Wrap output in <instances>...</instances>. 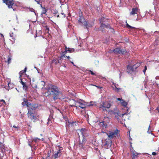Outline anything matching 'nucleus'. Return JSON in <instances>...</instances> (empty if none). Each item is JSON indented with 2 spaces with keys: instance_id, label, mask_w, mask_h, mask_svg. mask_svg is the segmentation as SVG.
I'll return each instance as SVG.
<instances>
[{
  "instance_id": "50",
  "label": "nucleus",
  "mask_w": 159,
  "mask_h": 159,
  "mask_svg": "<svg viewBox=\"0 0 159 159\" xmlns=\"http://www.w3.org/2000/svg\"><path fill=\"white\" fill-rule=\"evenodd\" d=\"M130 151H131V150H133V148L132 147V146L131 144H130Z\"/></svg>"
},
{
  "instance_id": "12",
  "label": "nucleus",
  "mask_w": 159,
  "mask_h": 159,
  "mask_svg": "<svg viewBox=\"0 0 159 159\" xmlns=\"http://www.w3.org/2000/svg\"><path fill=\"white\" fill-rule=\"evenodd\" d=\"M76 106H78L82 109H84L85 108L86 106L85 104L82 103L80 101H77L76 102Z\"/></svg>"
},
{
  "instance_id": "51",
  "label": "nucleus",
  "mask_w": 159,
  "mask_h": 159,
  "mask_svg": "<svg viewBox=\"0 0 159 159\" xmlns=\"http://www.w3.org/2000/svg\"><path fill=\"white\" fill-rule=\"evenodd\" d=\"M130 152L132 154L135 153V152H136V151L134 149L133 150H131V151H130Z\"/></svg>"
},
{
  "instance_id": "35",
  "label": "nucleus",
  "mask_w": 159,
  "mask_h": 159,
  "mask_svg": "<svg viewBox=\"0 0 159 159\" xmlns=\"http://www.w3.org/2000/svg\"><path fill=\"white\" fill-rule=\"evenodd\" d=\"M58 147L59 148V149L57 151H56V152H58L59 153V154H60V155L61 154V150L60 149L61 148H62L61 147H60V146H58Z\"/></svg>"
},
{
  "instance_id": "32",
  "label": "nucleus",
  "mask_w": 159,
  "mask_h": 159,
  "mask_svg": "<svg viewBox=\"0 0 159 159\" xmlns=\"http://www.w3.org/2000/svg\"><path fill=\"white\" fill-rule=\"evenodd\" d=\"M33 140L35 142H37L40 141V139L37 137H35L34 139H33Z\"/></svg>"
},
{
  "instance_id": "28",
  "label": "nucleus",
  "mask_w": 159,
  "mask_h": 159,
  "mask_svg": "<svg viewBox=\"0 0 159 159\" xmlns=\"http://www.w3.org/2000/svg\"><path fill=\"white\" fill-rule=\"evenodd\" d=\"M105 18L103 17H101L99 19V21L100 23H103L104 22H105Z\"/></svg>"
},
{
  "instance_id": "6",
  "label": "nucleus",
  "mask_w": 159,
  "mask_h": 159,
  "mask_svg": "<svg viewBox=\"0 0 159 159\" xmlns=\"http://www.w3.org/2000/svg\"><path fill=\"white\" fill-rule=\"evenodd\" d=\"M36 109H29L28 111V118L34 122H35L37 119L35 111Z\"/></svg>"
},
{
  "instance_id": "30",
  "label": "nucleus",
  "mask_w": 159,
  "mask_h": 159,
  "mask_svg": "<svg viewBox=\"0 0 159 159\" xmlns=\"http://www.w3.org/2000/svg\"><path fill=\"white\" fill-rule=\"evenodd\" d=\"M111 82L112 83V84L115 86V88L117 90V91H118L120 89V88H118L116 87V85H118V84H116V83H114L113 82Z\"/></svg>"
},
{
  "instance_id": "22",
  "label": "nucleus",
  "mask_w": 159,
  "mask_h": 159,
  "mask_svg": "<svg viewBox=\"0 0 159 159\" xmlns=\"http://www.w3.org/2000/svg\"><path fill=\"white\" fill-rule=\"evenodd\" d=\"M113 114H114L115 115V117L117 119H119V116H120V113L119 112H113Z\"/></svg>"
},
{
  "instance_id": "7",
  "label": "nucleus",
  "mask_w": 159,
  "mask_h": 159,
  "mask_svg": "<svg viewBox=\"0 0 159 159\" xmlns=\"http://www.w3.org/2000/svg\"><path fill=\"white\" fill-rule=\"evenodd\" d=\"M26 105L27 107L28 111H29V109H37L38 107V104H34L32 105L31 103L26 101Z\"/></svg>"
},
{
  "instance_id": "27",
  "label": "nucleus",
  "mask_w": 159,
  "mask_h": 159,
  "mask_svg": "<svg viewBox=\"0 0 159 159\" xmlns=\"http://www.w3.org/2000/svg\"><path fill=\"white\" fill-rule=\"evenodd\" d=\"M38 23H39V24H41L43 26H44L45 25H47V24L44 21L41 20L40 21H38Z\"/></svg>"
},
{
  "instance_id": "19",
  "label": "nucleus",
  "mask_w": 159,
  "mask_h": 159,
  "mask_svg": "<svg viewBox=\"0 0 159 159\" xmlns=\"http://www.w3.org/2000/svg\"><path fill=\"white\" fill-rule=\"evenodd\" d=\"M52 12L54 15L55 16H57V18L59 17V15L58 12L56 10H53Z\"/></svg>"
},
{
  "instance_id": "18",
  "label": "nucleus",
  "mask_w": 159,
  "mask_h": 159,
  "mask_svg": "<svg viewBox=\"0 0 159 159\" xmlns=\"http://www.w3.org/2000/svg\"><path fill=\"white\" fill-rule=\"evenodd\" d=\"M26 70L27 68L26 67H25L24 70H22L19 72V75H20L19 78H20L21 77L22 75H23L24 73L26 72Z\"/></svg>"
},
{
  "instance_id": "23",
  "label": "nucleus",
  "mask_w": 159,
  "mask_h": 159,
  "mask_svg": "<svg viewBox=\"0 0 159 159\" xmlns=\"http://www.w3.org/2000/svg\"><path fill=\"white\" fill-rule=\"evenodd\" d=\"M122 102H121V105L125 107H126L127 105L128 104V103L127 102H126L125 100H122Z\"/></svg>"
},
{
  "instance_id": "29",
  "label": "nucleus",
  "mask_w": 159,
  "mask_h": 159,
  "mask_svg": "<svg viewBox=\"0 0 159 159\" xmlns=\"http://www.w3.org/2000/svg\"><path fill=\"white\" fill-rule=\"evenodd\" d=\"M140 153H139L137 152H135V153H133V157L132 159H134L136 157H137L138 156V155Z\"/></svg>"
},
{
  "instance_id": "39",
  "label": "nucleus",
  "mask_w": 159,
  "mask_h": 159,
  "mask_svg": "<svg viewBox=\"0 0 159 159\" xmlns=\"http://www.w3.org/2000/svg\"><path fill=\"white\" fill-rule=\"evenodd\" d=\"M147 70V66H144V69L143 70V72L145 74V73L146 72V70Z\"/></svg>"
},
{
  "instance_id": "36",
  "label": "nucleus",
  "mask_w": 159,
  "mask_h": 159,
  "mask_svg": "<svg viewBox=\"0 0 159 159\" xmlns=\"http://www.w3.org/2000/svg\"><path fill=\"white\" fill-rule=\"evenodd\" d=\"M51 151L49 150L48 151V155L46 157V159H47L48 157H50L51 155Z\"/></svg>"
},
{
  "instance_id": "26",
  "label": "nucleus",
  "mask_w": 159,
  "mask_h": 159,
  "mask_svg": "<svg viewBox=\"0 0 159 159\" xmlns=\"http://www.w3.org/2000/svg\"><path fill=\"white\" fill-rule=\"evenodd\" d=\"M125 23H126V26L128 28V29H135L136 28L135 27L132 26H130V25H129L127 23L126 21Z\"/></svg>"
},
{
  "instance_id": "13",
  "label": "nucleus",
  "mask_w": 159,
  "mask_h": 159,
  "mask_svg": "<svg viewBox=\"0 0 159 159\" xmlns=\"http://www.w3.org/2000/svg\"><path fill=\"white\" fill-rule=\"evenodd\" d=\"M99 124H100V125H101L102 128H106L107 127V123L104 121L99 122Z\"/></svg>"
},
{
  "instance_id": "8",
  "label": "nucleus",
  "mask_w": 159,
  "mask_h": 159,
  "mask_svg": "<svg viewBox=\"0 0 159 159\" xmlns=\"http://www.w3.org/2000/svg\"><path fill=\"white\" fill-rule=\"evenodd\" d=\"M113 52L115 53L121 55H123L127 52L125 50L123 49H121L120 48H117L114 49L113 50Z\"/></svg>"
},
{
  "instance_id": "48",
  "label": "nucleus",
  "mask_w": 159,
  "mask_h": 159,
  "mask_svg": "<svg viewBox=\"0 0 159 159\" xmlns=\"http://www.w3.org/2000/svg\"><path fill=\"white\" fill-rule=\"evenodd\" d=\"M88 71H89V72H90V73L92 75H95V74L93 73V71H92V70H88Z\"/></svg>"
},
{
  "instance_id": "40",
  "label": "nucleus",
  "mask_w": 159,
  "mask_h": 159,
  "mask_svg": "<svg viewBox=\"0 0 159 159\" xmlns=\"http://www.w3.org/2000/svg\"><path fill=\"white\" fill-rule=\"evenodd\" d=\"M44 27L45 28L46 31V30H47L48 31H49V29L47 25H45Z\"/></svg>"
},
{
  "instance_id": "10",
  "label": "nucleus",
  "mask_w": 159,
  "mask_h": 159,
  "mask_svg": "<svg viewBox=\"0 0 159 159\" xmlns=\"http://www.w3.org/2000/svg\"><path fill=\"white\" fill-rule=\"evenodd\" d=\"M83 139L82 141L80 142L79 143V146L80 147L83 148L84 147V145L83 144L84 143H85L86 139L85 138V136L84 135H83Z\"/></svg>"
},
{
  "instance_id": "57",
  "label": "nucleus",
  "mask_w": 159,
  "mask_h": 159,
  "mask_svg": "<svg viewBox=\"0 0 159 159\" xmlns=\"http://www.w3.org/2000/svg\"><path fill=\"white\" fill-rule=\"evenodd\" d=\"M71 100L72 101H73L74 102V104L76 103V102H77V101H76L74 99H72V100Z\"/></svg>"
},
{
  "instance_id": "17",
  "label": "nucleus",
  "mask_w": 159,
  "mask_h": 159,
  "mask_svg": "<svg viewBox=\"0 0 159 159\" xmlns=\"http://www.w3.org/2000/svg\"><path fill=\"white\" fill-rule=\"evenodd\" d=\"M3 3H5L8 6L9 8H10V0H2Z\"/></svg>"
},
{
  "instance_id": "59",
  "label": "nucleus",
  "mask_w": 159,
  "mask_h": 159,
  "mask_svg": "<svg viewBox=\"0 0 159 159\" xmlns=\"http://www.w3.org/2000/svg\"><path fill=\"white\" fill-rule=\"evenodd\" d=\"M40 5V7L41 8L43 9V8H44V7H43L42 5V4H41V3L40 2V4H39Z\"/></svg>"
},
{
  "instance_id": "54",
  "label": "nucleus",
  "mask_w": 159,
  "mask_h": 159,
  "mask_svg": "<svg viewBox=\"0 0 159 159\" xmlns=\"http://www.w3.org/2000/svg\"><path fill=\"white\" fill-rule=\"evenodd\" d=\"M110 29H111V31L112 32H114L115 31V30L114 29H113V28H110Z\"/></svg>"
},
{
  "instance_id": "5",
  "label": "nucleus",
  "mask_w": 159,
  "mask_h": 159,
  "mask_svg": "<svg viewBox=\"0 0 159 159\" xmlns=\"http://www.w3.org/2000/svg\"><path fill=\"white\" fill-rule=\"evenodd\" d=\"M111 106V102L106 101H101L99 104L98 107L100 111L104 112L107 111V109L109 108Z\"/></svg>"
},
{
  "instance_id": "3",
  "label": "nucleus",
  "mask_w": 159,
  "mask_h": 159,
  "mask_svg": "<svg viewBox=\"0 0 159 159\" xmlns=\"http://www.w3.org/2000/svg\"><path fill=\"white\" fill-rule=\"evenodd\" d=\"M95 20L94 19H92V20H89V22L86 21L84 17L83 16L82 12L79 13V18L78 20V21L79 24L82 25L87 29L88 27L92 26L94 24Z\"/></svg>"
},
{
  "instance_id": "45",
  "label": "nucleus",
  "mask_w": 159,
  "mask_h": 159,
  "mask_svg": "<svg viewBox=\"0 0 159 159\" xmlns=\"http://www.w3.org/2000/svg\"><path fill=\"white\" fill-rule=\"evenodd\" d=\"M70 106L71 107H75L77 108V106H76V103H75V105H70Z\"/></svg>"
},
{
  "instance_id": "16",
  "label": "nucleus",
  "mask_w": 159,
  "mask_h": 159,
  "mask_svg": "<svg viewBox=\"0 0 159 159\" xmlns=\"http://www.w3.org/2000/svg\"><path fill=\"white\" fill-rule=\"evenodd\" d=\"M68 52V51L67 50V48L66 47V46H65V50L61 54V57H65L66 56L65 54Z\"/></svg>"
},
{
  "instance_id": "1",
  "label": "nucleus",
  "mask_w": 159,
  "mask_h": 159,
  "mask_svg": "<svg viewBox=\"0 0 159 159\" xmlns=\"http://www.w3.org/2000/svg\"><path fill=\"white\" fill-rule=\"evenodd\" d=\"M42 85H43L44 88L43 87L42 89H44L45 92V96H48L49 95L53 96V99L54 100L59 99L61 101L64 100L65 98V96L60 91L58 87L57 86L49 84L48 85H44L45 83L43 81H42Z\"/></svg>"
},
{
  "instance_id": "60",
  "label": "nucleus",
  "mask_w": 159,
  "mask_h": 159,
  "mask_svg": "<svg viewBox=\"0 0 159 159\" xmlns=\"http://www.w3.org/2000/svg\"><path fill=\"white\" fill-rule=\"evenodd\" d=\"M13 128H16V129H18V128H19V127H18V126H16L15 125H14L13 126Z\"/></svg>"
},
{
  "instance_id": "37",
  "label": "nucleus",
  "mask_w": 159,
  "mask_h": 159,
  "mask_svg": "<svg viewBox=\"0 0 159 159\" xmlns=\"http://www.w3.org/2000/svg\"><path fill=\"white\" fill-rule=\"evenodd\" d=\"M85 130V129L84 128H82L80 130V132H81V134L82 135V136H83V135H84V132Z\"/></svg>"
},
{
  "instance_id": "43",
  "label": "nucleus",
  "mask_w": 159,
  "mask_h": 159,
  "mask_svg": "<svg viewBox=\"0 0 159 159\" xmlns=\"http://www.w3.org/2000/svg\"><path fill=\"white\" fill-rule=\"evenodd\" d=\"M147 80H146V81H144V87H145V88H147Z\"/></svg>"
},
{
  "instance_id": "56",
  "label": "nucleus",
  "mask_w": 159,
  "mask_h": 159,
  "mask_svg": "<svg viewBox=\"0 0 159 159\" xmlns=\"http://www.w3.org/2000/svg\"><path fill=\"white\" fill-rule=\"evenodd\" d=\"M152 154L153 156H155L157 155V153L155 152H153Z\"/></svg>"
},
{
  "instance_id": "38",
  "label": "nucleus",
  "mask_w": 159,
  "mask_h": 159,
  "mask_svg": "<svg viewBox=\"0 0 159 159\" xmlns=\"http://www.w3.org/2000/svg\"><path fill=\"white\" fill-rule=\"evenodd\" d=\"M128 110H129V109H127V112H125V113H123V114H122V115H120V117H121V118L123 117L124 115H126L127 113H128Z\"/></svg>"
},
{
  "instance_id": "42",
  "label": "nucleus",
  "mask_w": 159,
  "mask_h": 159,
  "mask_svg": "<svg viewBox=\"0 0 159 159\" xmlns=\"http://www.w3.org/2000/svg\"><path fill=\"white\" fill-rule=\"evenodd\" d=\"M20 83L22 85L26 83H25V82H24L22 80V79H21V78H20Z\"/></svg>"
},
{
  "instance_id": "24",
  "label": "nucleus",
  "mask_w": 159,
  "mask_h": 159,
  "mask_svg": "<svg viewBox=\"0 0 159 159\" xmlns=\"http://www.w3.org/2000/svg\"><path fill=\"white\" fill-rule=\"evenodd\" d=\"M14 3L11 0V8H12L13 11H15L16 10V8H14V6H15L16 7H17V6L16 5L14 6Z\"/></svg>"
},
{
  "instance_id": "25",
  "label": "nucleus",
  "mask_w": 159,
  "mask_h": 159,
  "mask_svg": "<svg viewBox=\"0 0 159 159\" xmlns=\"http://www.w3.org/2000/svg\"><path fill=\"white\" fill-rule=\"evenodd\" d=\"M68 52L71 53L75 51V49L73 48H67Z\"/></svg>"
},
{
  "instance_id": "31",
  "label": "nucleus",
  "mask_w": 159,
  "mask_h": 159,
  "mask_svg": "<svg viewBox=\"0 0 159 159\" xmlns=\"http://www.w3.org/2000/svg\"><path fill=\"white\" fill-rule=\"evenodd\" d=\"M23 89H25L26 91L27 90L28 88L26 83L23 85Z\"/></svg>"
},
{
  "instance_id": "46",
  "label": "nucleus",
  "mask_w": 159,
  "mask_h": 159,
  "mask_svg": "<svg viewBox=\"0 0 159 159\" xmlns=\"http://www.w3.org/2000/svg\"><path fill=\"white\" fill-rule=\"evenodd\" d=\"M99 61L98 60L95 61L94 63L95 64V65L96 66H98V65Z\"/></svg>"
},
{
  "instance_id": "21",
  "label": "nucleus",
  "mask_w": 159,
  "mask_h": 159,
  "mask_svg": "<svg viewBox=\"0 0 159 159\" xmlns=\"http://www.w3.org/2000/svg\"><path fill=\"white\" fill-rule=\"evenodd\" d=\"M11 41H12L11 44H13L15 42V36H12L11 34Z\"/></svg>"
},
{
  "instance_id": "41",
  "label": "nucleus",
  "mask_w": 159,
  "mask_h": 159,
  "mask_svg": "<svg viewBox=\"0 0 159 159\" xmlns=\"http://www.w3.org/2000/svg\"><path fill=\"white\" fill-rule=\"evenodd\" d=\"M150 125L149 126L148 128V131H147V132L148 134H152H152L151 133V131H149V129H150Z\"/></svg>"
},
{
  "instance_id": "63",
  "label": "nucleus",
  "mask_w": 159,
  "mask_h": 159,
  "mask_svg": "<svg viewBox=\"0 0 159 159\" xmlns=\"http://www.w3.org/2000/svg\"><path fill=\"white\" fill-rule=\"evenodd\" d=\"M28 145H29V146H30L31 148H32V145H31L30 144V143H28Z\"/></svg>"
},
{
  "instance_id": "2",
  "label": "nucleus",
  "mask_w": 159,
  "mask_h": 159,
  "mask_svg": "<svg viewBox=\"0 0 159 159\" xmlns=\"http://www.w3.org/2000/svg\"><path fill=\"white\" fill-rule=\"evenodd\" d=\"M119 130L116 129L114 130L113 131H109L108 133L107 134L109 138L105 140L104 147L106 149L110 148L112 143L111 139L114 137L116 138H118L120 135Z\"/></svg>"
},
{
  "instance_id": "58",
  "label": "nucleus",
  "mask_w": 159,
  "mask_h": 159,
  "mask_svg": "<svg viewBox=\"0 0 159 159\" xmlns=\"http://www.w3.org/2000/svg\"><path fill=\"white\" fill-rule=\"evenodd\" d=\"M70 63H72V65H73L74 66H75L76 67H78L77 66H75V65L74 64V62H73V61H70Z\"/></svg>"
},
{
  "instance_id": "34",
  "label": "nucleus",
  "mask_w": 159,
  "mask_h": 159,
  "mask_svg": "<svg viewBox=\"0 0 159 159\" xmlns=\"http://www.w3.org/2000/svg\"><path fill=\"white\" fill-rule=\"evenodd\" d=\"M63 57H61H61H60L59 58V59L57 61L58 63H62V58Z\"/></svg>"
},
{
  "instance_id": "11",
  "label": "nucleus",
  "mask_w": 159,
  "mask_h": 159,
  "mask_svg": "<svg viewBox=\"0 0 159 159\" xmlns=\"http://www.w3.org/2000/svg\"><path fill=\"white\" fill-rule=\"evenodd\" d=\"M156 11L155 8L153 9L152 10H150L149 11H146L145 15H147L148 14H149L151 16H154L155 14Z\"/></svg>"
},
{
  "instance_id": "44",
  "label": "nucleus",
  "mask_w": 159,
  "mask_h": 159,
  "mask_svg": "<svg viewBox=\"0 0 159 159\" xmlns=\"http://www.w3.org/2000/svg\"><path fill=\"white\" fill-rule=\"evenodd\" d=\"M29 11L31 12H34L35 10L32 8H29Z\"/></svg>"
},
{
  "instance_id": "14",
  "label": "nucleus",
  "mask_w": 159,
  "mask_h": 159,
  "mask_svg": "<svg viewBox=\"0 0 159 159\" xmlns=\"http://www.w3.org/2000/svg\"><path fill=\"white\" fill-rule=\"evenodd\" d=\"M138 11V9L137 8H133L132 9V11L130 13V15H134L137 13Z\"/></svg>"
},
{
  "instance_id": "9",
  "label": "nucleus",
  "mask_w": 159,
  "mask_h": 159,
  "mask_svg": "<svg viewBox=\"0 0 159 159\" xmlns=\"http://www.w3.org/2000/svg\"><path fill=\"white\" fill-rule=\"evenodd\" d=\"M104 27L107 28H111V27L109 24L105 25L103 23L101 24L100 27L99 28V30L102 31V32L104 31Z\"/></svg>"
},
{
  "instance_id": "20",
  "label": "nucleus",
  "mask_w": 159,
  "mask_h": 159,
  "mask_svg": "<svg viewBox=\"0 0 159 159\" xmlns=\"http://www.w3.org/2000/svg\"><path fill=\"white\" fill-rule=\"evenodd\" d=\"M153 4L154 5V7L155 8V6H159V0H154Z\"/></svg>"
},
{
  "instance_id": "33",
  "label": "nucleus",
  "mask_w": 159,
  "mask_h": 159,
  "mask_svg": "<svg viewBox=\"0 0 159 159\" xmlns=\"http://www.w3.org/2000/svg\"><path fill=\"white\" fill-rule=\"evenodd\" d=\"M47 10L44 7L42 9V11L41 12L42 13V14H46V13L47 12Z\"/></svg>"
},
{
  "instance_id": "55",
  "label": "nucleus",
  "mask_w": 159,
  "mask_h": 159,
  "mask_svg": "<svg viewBox=\"0 0 159 159\" xmlns=\"http://www.w3.org/2000/svg\"><path fill=\"white\" fill-rule=\"evenodd\" d=\"M7 62L8 63V64H9L10 62V57H8V59H7Z\"/></svg>"
},
{
  "instance_id": "64",
  "label": "nucleus",
  "mask_w": 159,
  "mask_h": 159,
  "mask_svg": "<svg viewBox=\"0 0 159 159\" xmlns=\"http://www.w3.org/2000/svg\"><path fill=\"white\" fill-rule=\"evenodd\" d=\"M140 19V18H139V17H138L137 18V19H136V20H137V21H138V20H139Z\"/></svg>"
},
{
  "instance_id": "52",
  "label": "nucleus",
  "mask_w": 159,
  "mask_h": 159,
  "mask_svg": "<svg viewBox=\"0 0 159 159\" xmlns=\"http://www.w3.org/2000/svg\"><path fill=\"white\" fill-rule=\"evenodd\" d=\"M117 99L118 101H120V102H122L121 100H123V99H122L121 98H117Z\"/></svg>"
},
{
  "instance_id": "53",
  "label": "nucleus",
  "mask_w": 159,
  "mask_h": 159,
  "mask_svg": "<svg viewBox=\"0 0 159 159\" xmlns=\"http://www.w3.org/2000/svg\"><path fill=\"white\" fill-rule=\"evenodd\" d=\"M34 13L36 16V17L37 18V17L38 16V13L37 12H36L35 11H34Z\"/></svg>"
},
{
  "instance_id": "15",
  "label": "nucleus",
  "mask_w": 159,
  "mask_h": 159,
  "mask_svg": "<svg viewBox=\"0 0 159 159\" xmlns=\"http://www.w3.org/2000/svg\"><path fill=\"white\" fill-rule=\"evenodd\" d=\"M54 159L59 157L61 156L60 154H59L58 152L55 151L54 154L52 156Z\"/></svg>"
},
{
  "instance_id": "47",
  "label": "nucleus",
  "mask_w": 159,
  "mask_h": 159,
  "mask_svg": "<svg viewBox=\"0 0 159 159\" xmlns=\"http://www.w3.org/2000/svg\"><path fill=\"white\" fill-rule=\"evenodd\" d=\"M22 104L23 106L26 105V101L24 100V102L22 103Z\"/></svg>"
},
{
  "instance_id": "61",
  "label": "nucleus",
  "mask_w": 159,
  "mask_h": 159,
  "mask_svg": "<svg viewBox=\"0 0 159 159\" xmlns=\"http://www.w3.org/2000/svg\"><path fill=\"white\" fill-rule=\"evenodd\" d=\"M122 75V73L120 72V73L119 74V78L120 79V77Z\"/></svg>"
},
{
  "instance_id": "49",
  "label": "nucleus",
  "mask_w": 159,
  "mask_h": 159,
  "mask_svg": "<svg viewBox=\"0 0 159 159\" xmlns=\"http://www.w3.org/2000/svg\"><path fill=\"white\" fill-rule=\"evenodd\" d=\"M36 2H37L38 4H40V0H34Z\"/></svg>"
},
{
  "instance_id": "4",
  "label": "nucleus",
  "mask_w": 159,
  "mask_h": 159,
  "mask_svg": "<svg viewBox=\"0 0 159 159\" xmlns=\"http://www.w3.org/2000/svg\"><path fill=\"white\" fill-rule=\"evenodd\" d=\"M141 63L140 61H136L134 60L131 61V62L127 66V72L131 73L135 71L140 66Z\"/></svg>"
},
{
  "instance_id": "62",
  "label": "nucleus",
  "mask_w": 159,
  "mask_h": 159,
  "mask_svg": "<svg viewBox=\"0 0 159 159\" xmlns=\"http://www.w3.org/2000/svg\"><path fill=\"white\" fill-rule=\"evenodd\" d=\"M155 78L156 80H159V76H156Z\"/></svg>"
}]
</instances>
